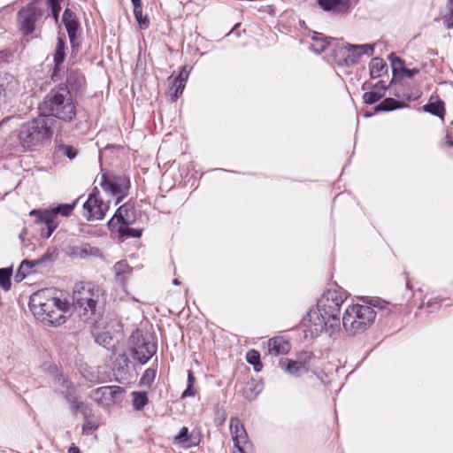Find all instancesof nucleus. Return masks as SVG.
Wrapping results in <instances>:
<instances>
[{"instance_id": "obj_45", "label": "nucleus", "mask_w": 453, "mask_h": 453, "mask_svg": "<svg viewBox=\"0 0 453 453\" xmlns=\"http://www.w3.org/2000/svg\"><path fill=\"white\" fill-rule=\"evenodd\" d=\"M75 129L79 134H85L89 129V123L88 119L85 118L83 119H80L79 121L75 124Z\"/></svg>"}, {"instance_id": "obj_47", "label": "nucleus", "mask_w": 453, "mask_h": 453, "mask_svg": "<svg viewBox=\"0 0 453 453\" xmlns=\"http://www.w3.org/2000/svg\"><path fill=\"white\" fill-rule=\"evenodd\" d=\"M314 357L313 354L310 351H303L302 352L299 357L298 360L300 363H303L305 366L309 367L311 360Z\"/></svg>"}, {"instance_id": "obj_44", "label": "nucleus", "mask_w": 453, "mask_h": 453, "mask_svg": "<svg viewBox=\"0 0 453 453\" xmlns=\"http://www.w3.org/2000/svg\"><path fill=\"white\" fill-rule=\"evenodd\" d=\"M389 60L391 62V65L393 71L395 72L397 69L402 70L404 67V62L399 57L395 56L394 54L389 55Z\"/></svg>"}, {"instance_id": "obj_31", "label": "nucleus", "mask_w": 453, "mask_h": 453, "mask_svg": "<svg viewBox=\"0 0 453 453\" xmlns=\"http://www.w3.org/2000/svg\"><path fill=\"white\" fill-rule=\"evenodd\" d=\"M37 265H38L35 262V260H27V259L23 260L18 269L16 275H15V280L17 281H21L22 280H24L26 278L27 274L29 273L30 270L33 267H35Z\"/></svg>"}, {"instance_id": "obj_16", "label": "nucleus", "mask_w": 453, "mask_h": 453, "mask_svg": "<svg viewBox=\"0 0 453 453\" xmlns=\"http://www.w3.org/2000/svg\"><path fill=\"white\" fill-rule=\"evenodd\" d=\"M124 390L119 386H104L96 388L94 392L95 399L103 405H110L119 401Z\"/></svg>"}, {"instance_id": "obj_32", "label": "nucleus", "mask_w": 453, "mask_h": 453, "mask_svg": "<svg viewBox=\"0 0 453 453\" xmlns=\"http://www.w3.org/2000/svg\"><path fill=\"white\" fill-rule=\"evenodd\" d=\"M133 396V406L135 411H141L144 408L145 405L148 404L149 399L146 392H137L134 391L132 393Z\"/></svg>"}, {"instance_id": "obj_15", "label": "nucleus", "mask_w": 453, "mask_h": 453, "mask_svg": "<svg viewBox=\"0 0 453 453\" xmlns=\"http://www.w3.org/2000/svg\"><path fill=\"white\" fill-rule=\"evenodd\" d=\"M230 430L234 446L236 449V451H234V453H240V449L245 452V448L250 446V442L248 440V434L244 426L239 418H232L230 419Z\"/></svg>"}, {"instance_id": "obj_33", "label": "nucleus", "mask_w": 453, "mask_h": 453, "mask_svg": "<svg viewBox=\"0 0 453 453\" xmlns=\"http://www.w3.org/2000/svg\"><path fill=\"white\" fill-rule=\"evenodd\" d=\"M56 152L58 154L64 155L72 160L76 157L78 150L73 145L61 143L56 147Z\"/></svg>"}, {"instance_id": "obj_35", "label": "nucleus", "mask_w": 453, "mask_h": 453, "mask_svg": "<svg viewBox=\"0 0 453 453\" xmlns=\"http://www.w3.org/2000/svg\"><path fill=\"white\" fill-rule=\"evenodd\" d=\"M247 362L254 366L256 372L261 371L263 365L260 362V354L255 349H251L247 352L246 355Z\"/></svg>"}, {"instance_id": "obj_61", "label": "nucleus", "mask_w": 453, "mask_h": 453, "mask_svg": "<svg viewBox=\"0 0 453 453\" xmlns=\"http://www.w3.org/2000/svg\"><path fill=\"white\" fill-rule=\"evenodd\" d=\"M173 284H174V285H180V281H179V280H178V279H174V280H173Z\"/></svg>"}, {"instance_id": "obj_39", "label": "nucleus", "mask_w": 453, "mask_h": 453, "mask_svg": "<svg viewBox=\"0 0 453 453\" xmlns=\"http://www.w3.org/2000/svg\"><path fill=\"white\" fill-rule=\"evenodd\" d=\"M383 97V93L377 92L374 90L365 92L363 95V100L367 104H372L380 101Z\"/></svg>"}, {"instance_id": "obj_54", "label": "nucleus", "mask_w": 453, "mask_h": 453, "mask_svg": "<svg viewBox=\"0 0 453 453\" xmlns=\"http://www.w3.org/2000/svg\"><path fill=\"white\" fill-rule=\"evenodd\" d=\"M445 144L449 148L453 147V136L449 134H447L445 136Z\"/></svg>"}, {"instance_id": "obj_8", "label": "nucleus", "mask_w": 453, "mask_h": 453, "mask_svg": "<svg viewBox=\"0 0 453 453\" xmlns=\"http://www.w3.org/2000/svg\"><path fill=\"white\" fill-rule=\"evenodd\" d=\"M78 199L73 203H61L51 209L33 210L30 215L36 216V223L44 224L46 229L42 228V235L49 238L58 226V216L68 217L72 214L77 204Z\"/></svg>"}, {"instance_id": "obj_46", "label": "nucleus", "mask_w": 453, "mask_h": 453, "mask_svg": "<svg viewBox=\"0 0 453 453\" xmlns=\"http://www.w3.org/2000/svg\"><path fill=\"white\" fill-rule=\"evenodd\" d=\"M49 4L51 9L52 16L55 19H58L61 10V6L58 0H49Z\"/></svg>"}, {"instance_id": "obj_63", "label": "nucleus", "mask_w": 453, "mask_h": 453, "mask_svg": "<svg viewBox=\"0 0 453 453\" xmlns=\"http://www.w3.org/2000/svg\"><path fill=\"white\" fill-rule=\"evenodd\" d=\"M406 286H407V288H411V287H410V282H409V281H407Z\"/></svg>"}, {"instance_id": "obj_13", "label": "nucleus", "mask_w": 453, "mask_h": 453, "mask_svg": "<svg viewBox=\"0 0 453 453\" xmlns=\"http://www.w3.org/2000/svg\"><path fill=\"white\" fill-rule=\"evenodd\" d=\"M109 209L108 203L99 197V191L95 188L83 204L85 216L88 219H102Z\"/></svg>"}, {"instance_id": "obj_41", "label": "nucleus", "mask_w": 453, "mask_h": 453, "mask_svg": "<svg viewBox=\"0 0 453 453\" xmlns=\"http://www.w3.org/2000/svg\"><path fill=\"white\" fill-rule=\"evenodd\" d=\"M58 253L56 250H48L45 254H43L41 258L36 259L35 262L38 265H44L48 262H52L58 258Z\"/></svg>"}, {"instance_id": "obj_28", "label": "nucleus", "mask_w": 453, "mask_h": 453, "mask_svg": "<svg viewBox=\"0 0 453 453\" xmlns=\"http://www.w3.org/2000/svg\"><path fill=\"white\" fill-rule=\"evenodd\" d=\"M130 225H119L116 228H109L111 231H116L122 238H139L142 236V229L129 227Z\"/></svg>"}, {"instance_id": "obj_27", "label": "nucleus", "mask_w": 453, "mask_h": 453, "mask_svg": "<svg viewBox=\"0 0 453 453\" xmlns=\"http://www.w3.org/2000/svg\"><path fill=\"white\" fill-rule=\"evenodd\" d=\"M116 280L124 282L132 272V268L126 261H119L113 266Z\"/></svg>"}, {"instance_id": "obj_25", "label": "nucleus", "mask_w": 453, "mask_h": 453, "mask_svg": "<svg viewBox=\"0 0 453 453\" xmlns=\"http://www.w3.org/2000/svg\"><path fill=\"white\" fill-rule=\"evenodd\" d=\"M281 367L284 369L286 372L293 376H301L302 374L308 372L309 367L305 366L303 363H300L297 360H288V364L286 366L281 365Z\"/></svg>"}, {"instance_id": "obj_24", "label": "nucleus", "mask_w": 453, "mask_h": 453, "mask_svg": "<svg viewBox=\"0 0 453 453\" xmlns=\"http://www.w3.org/2000/svg\"><path fill=\"white\" fill-rule=\"evenodd\" d=\"M170 87H169V95L171 96V99L173 101H176L177 98L182 94L184 88H185V82L184 80L180 78H174L173 75H171L168 78Z\"/></svg>"}, {"instance_id": "obj_7", "label": "nucleus", "mask_w": 453, "mask_h": 453, "mask_svg": "<svg viewBox=\"0 0 453 453\" xmlns=\"http://www.w3.org/2000/svg\"><path fill=\"white\" fill-rule=\"evenodd\" d=\"M333 42H334V48L332 49L333 54L340 65H353L362 56H372L374 53L372 44H350L342 40H333Z\"/></svg>"}, {"instance_id": "obj_23", "label": "nucleus", "mask_w": 453, "mask_h": 453, "mask_svg": "<svg viewBox=\"0 0 453 453\" xmlns=\"http://www.w3.org/2000/svg\"><path fill=\"white\" fill-rule=\"evenodd\" d=\"M369 68L372 79H377L388 71L386 62L380 58H373L369 64Z\"/></svg>"}, {"instance_id": "obj_22", "label": "nucleus", "mask_w": 453, "mask_h": 453, "mask_svg": "<svg viewBox=\"0 0 453 453\" xmlns=\"http://www.w3.org/2000/svg\"><path fill=\"white\" fill-rule=\"evenodd\" d=\"M311 39L313 42L311 44V49L317 53L325 51L326 48H334V42H333V40H335L334 38H327L322 34L314 32Z\"/></svg>"}, {"instance_id": "obj_58", "label": "nucleus", "mask_w": 453, "mask_h": 453, "mask_svg": "<svg viewBox=\"0 0 453 453\" xmlns=\"http://www.w3.org/2000/svg\"><path fill=\"white\" fill-rule=\"evenodd\" d=\"M452 8H453V0H447L446 11L445 12H449Z\"/></svg>"}, {"instance_id": "obj_3", "label": "nucleus", "mask_w": 453, "mask_h": 453, "mask_svg": "<svg viewBox=\"0 0 453 453\" xmlns=\"http://www.w3.org/2000/svg\"><path fill=\"white\" fill-rule=\"evenodd\" d=\"M29 307L42 321L57 326L65 322V313L68 312L70 304L55 289L45 288L30 296Z\"/></svg>"}, {"instance_id": "obj_40", "label": "nucleus", "mask_w": 453, "mask_h": 453, "mask_svg": "<svg viewBox=\"0 0 453 453\" xmlns=\"http://www.w3.org/2000/svg\"><path fill=\"white\" fill-rule=\"evenodd\" d=\"M435 20H442L443 25L448 28H453V8L449 12H441L440 17Z\"/></svg>"}, {"instance_id": "obj_37", "label": "nucleus", "mask_w": 453, "mask_h": 453, "mask_svg": "<svg viewBox=\"0 0 453 453\" xmlns=\"http://www.w3.org/2000/svg\"><path fill=\"white\" fill-rule=\"evenodd\" d=\"M368 306H371L372 308H378L379 310H381L383 311H385L386 314L389 313L391 311V307H393V305H390L388 302L379 297L372 298L369 302Z\"/></svg>"}, {"instance_id": "obj_20", "label": "nucleus", "mask_w": 453, "mask_h": 453, "mask_svg": "<svg viewBox=\"0 0 453 453\" xmlns=\"http://www.w3.org/2000/svg\"><path fill=\"white\" fill-rule=\"evenodd\" d=\"M268 352L271 355L280 356L288 353L290 343L283 336H276L268 341Z\"/></svg>"}, {"instance_id": "obj_36", "label": "nucleus", "mask_w": 453, "mask_h": 453, "mask_svg": "<svg viewBox=\"0 0 453 453\" xmlns=\"http://www.w3.org/2000/svg\"><path fill=\"white\" fill-rule=\"evenodd\" d=\"M134 15L142 29H146L149 27L150 21L147 16H142V5L134 6Z\"/></svg>"}, {"instance_id": "obj_60", "label": "nucleus", "mask_w": 453, "mask_h": 453, "mask_svg": "<svg viewBox=\"0 0 453 453\" xmlns=\"http://www.w3.org/2000/svg\"><path fill=\"white\" fill-rule=\"evenodd\" d=\"M260 389L252 396V398H254L258 393H259ZM246 398H251V396L248 394V392L246 391Z\"/></svg>"}, {"instance_id": "obj_19", "label": "nucleus", "mask_w": 453, "mask_h": 453, "mask_svg": "<svg viewBox=\"0 0 453 453\" xmlns=\"http://www.w3.org/2000/svg\"><path fill=\"white\" fill-rule=\"evenodd\" d=\"M85 82V77L80 71L69 70L66 77V82L64 84L68 87V89L72 94L74 92L77 95L82 91Z\"/></svg>"}, {"instance_id": "obj_62", "label": "nucleus", "mask_w": 453, "mask_h": 453, "mask_svg": "<svg viewBox=\"0 0 453 453\" xmlns=\"http://www.w3.org/2000/svg\"><path fill=\"white\" fill-rule=\"evenodd\" d=\"M370 116H372V114H371V113H365V117H370Z\"/></svg>"}, {"instance_id": "obj_52", "label": "nucleus", "mask_w": 453, "mask_h": 453, "mask_svg": "<svg viewBox=\"0 0 453 453\" xmlns=\"http://www.w3.org/2000/svg\"><path fill=\"white\" fill-rule=\"evenodd\" d=\"M188 74H189V73L187 72L186 67L183 66L181 71L180 72L179 75L176 76L175 78L182 79V80H184V82H186V81H187V79L188 77Z\"/></svg>"}, {"instance_id": "obj_5", "label": "nucleus", "mask_w": 453, "mask_h": 453, "mask_svg": "<svg viewBox=\"0 0 453 453\" xmlns=\"http://www.w3.org/2000/svg\"><path fill=\"white\" fill-rule=\"evenodd\" d=\"M56 120L41 114L21 125L18 139L20 144L27 149H31L50 141L54 134Z\"/></svg>"}, {"instance_id": "obj_4", "label": "nucleus", "mask_w": 453, "mask_h": 453, "mask_svg": "<svg viewBox=\"0 0 453 453\" xmlns=\"http://www.w3.org/2000/svg\"><path fill=\"white\" fill-rule=\"evenodd\" d=\"M39 109L45 117L56 118L65 123L73 121L78 115L73 95L65 84L51 88Z\"/></svg>"}, {"instance_id": "obj_42", "label": "nucleus", "mask_w": 453, "mask_h": 453, "mask_svg": "<svg viewBox=\"0 0 453 453\" xmlns=\"http://www.w3.org/2000/svg\"><path fill=\"white\" fill-rule=\"evenodd\" d=\"M175 442L181 444L185 448V444L188 441V429L186 426L180 428L179 434L174 438Z\"/></svg>"}, {"instance_id": "obj_9", "label": "nucleus", "mask_w": 453, "mask_h": 453, "mask_svg": "<svg viewBox=\"0 0 453 453\" xmlns=\"http://www.w3.org/2000/svg\"><path fill=\"white\" fill-rule=\"evenodd\" d=\"M99 184L104 192L116 196V204L128 195L130 188V180L126 175L103 173Z\"/></svg>"}, {"instance_id": "obj_59", "label": "nucleus", "mask_w": 453, "mask_h": 453, "mask_svg": "<svg viewBox=\"0 0 453 453\" xmlns=\"http://www.w3.org/2000/svg\"><path fill=\"white\" fill-rule=\"evenodd\" d=\"M133 6L142 5L141 0H131Z\"/></svg>"}, {"instance_id": "obj_55", "label": "nucleus", "mask_w": 453, "mask_h": 453, "mask_svg": "<svg viewBox=\"0 0 453 453\" xmlns=\"http://www.w3.org/2000/svg\"><path fill=\"white\" fill-rule=\"evenodd\" d=\"M8 62V54L5 51H0V65Z\"/></svg>"}, {"instance_id": "obj_49", "label": "nucleus", "mask_w": 453, "mask_h": 453, "mask_svg": "<svg viewBox=\"0 0 453 453\" xmlns=\"http://www.w3.org/2000/svg\"><path fill=\"white\" fill-rule=\"evenodd\" d=\"M196 394V390L195 389L194 385L188 384L187 388L181 394V398L195 396Z\"/></svg>"}, {"instance_id": "obj_34", "label": "nucleus", "mask_w": 453, "mask_h": 453, "mask_svg": "<svg viewBox=\"0 0 453 453\" xmlns=\"http://www.w3.org/2000/svg\"><path fill=\"white\" fill-rule=\"evenodd\" d=\"M12 274V268H1L0 269V287L4 290L8 291L11 288L12 282L11 277Z\"/></svg>"}, {"instance_id": "obj_30", "label": "nucleus", "mask_w": 453, "mask_h": 453, "mask_svg": "<svg viewBox=\"0 0 453 453\" xmlns=\"http://www.w3.org/2000/svg\"><path fill=\"white\" fill-rule=\"evenodd\" d=\"M65 40L62 37L58 38V43L56 45L55 54H54V64H55V70L59 67L60 65L63 64L65 58Z\"/></svg>"}, {"instance_id": "obj_57", "label": "nucleus", "mask_w": 453, "mask_h": 453, "mask_svg": "<svg viewBox=\"0 0 453 453\" xmlns=\"http://www.w3.org/2000/svg\"><path fill=\"white\" fill-rule=\"evenodd\" d=\"M68 453H81V451L77 446L72 444L68 449Z\"/></svg>"}, {"instance_id": "obj_11", "label": "nucleus", "mask_w": 453, "mask_h": 453, "mask_svg": "<svg viewBox=\"0 0 453 453\" xmlns=\"http://www.w3.org/2000/svg\"><path fill=\"white\" fill-rule=\"evenodd\" d=\"M41 15V10L34 3L27 4L19 11L18 23L23 34L31 35L35 31V23Z\"/></svg>"}, {"instance_id": "obj_2", "label": "nucleus", "mask_w": 453, "mask_h": 453, "mask_svg": "<svg viewBox=\"0 0 453 453\" xmlns=\"http://www.w3.org/2000/svg\"><path fill=\"white\" fill-rule=\"evenodd\" d=\"M101 295V289L92 283H80L74 287L73 302L78 309L81 319L91 325V333L96 342L107 349H112L117 340L108 330L106 320L103 318L97 319L100 315L97 303Z\"/></svg>"}, {"instance_id": "obj_53", "label": "nucleus", "mask_w": 453, "mask_h": 453, "mask_svg": "<svg viewBox=\"0 0 453 453\" xmlns=\"http://www.w3.org/2000/svg\"><path fill=\"white\" fill-rule=\"evenodd\" d=\"M196 378L191 370L188 371V384L195 385Z\"/></svg>"}, {"instance_id": "obj_56", "label": "nucleus", "mask_w": 453, "mask_h": 453, "mask_svg": "<svg viewBox=\"0 0 453 453\" xmlns=\"http://www.w3.org/2000/svg\"><path fill=\"white\" fill-rule=\"evenodd\" d=\"M420 96V93L419 92H416L415 94H412V95H407V96H405V99L407 102H411L412 100H416Z\"/></svg>"}, {"instance_id": "obj_29", "label": "nucleus", "mask_w": 453, "mask_h": 453, "mask_svg": "<svg viewBox=\"0 0 453 453\" xmlns=\"http://www.w3.org/2000/svg\"><path fill=\"white\" fill-rule=\"evenodd\" d=\"M422 109L424 111L429 112L441 119H443L444 117L445 109L444 104L441 100H437L435 102L429 101V103L425 104Z\"/></svg>"}, {"instance_id": "obj_26", "label": "nucleus", "mask_w": 453, "mask_h": 453, "mask_svg": "<svg viewBox=\"0 0 453 453\" xmlns=\"http://www.w3.org/2000/svg\"><path fill=\"white\" fill-rule=\"evenodd\" d=\"M406 106V104L396 100L391 97L385 98L381 101L378 105L375 106L376 111H389L395 109L403 108Z\"/></svg>"}, {"instance_id": "obj_14", "label": "nucleus", "mask_w": 453, "mask_h": 453, "mask_svg": "<svg viewBox=\"0 0 453 453\" xmlns=\"http://www.w3.org/2000/svg\"><path fill=\"white\" fill-rule=\"evenodd\" d=\"M135 210L133 203L127 202L115 211L108 222L109 228H116L119 225H133L135 222Z\"/></svg>"}, {"instance_id": "obj_17", "label": "nucleus", "mask_w": 453, "mask_h": 453, "mask_svg": "<svg viewBox=\"0 0 453 453\" xmlns=\"http://www.w3.org/2000/svg\"><path fill=\"white\" fill-rule=\"evenodd\" d=\"M66 253L73 258L88 259L89 257H100L102 253L96 247L88 243L72 245L67 248Z\"/></svg>"}, {"instance_id": "obj_12", "label": "nucleus", "mask_w": 453, "mask_h": 453, "mask_svg": "<svg viewBox=\"0 0 453 453\" xmlns=\"http://www.w3.org/2000/svg\"><path fill=\"white\" fill-rule=\"evenodd\" d=\"M57 383L60 387V390L65 395V398L70 403L72 411L75 414L81 413L85 418L90 414V410L88 405L81 401H78L74 395H73V384L63 375L59 374L56 378Z\"/></svg>"}, {"instance_id": "obj_51", "label": "nucleus", "mask_w": 453, "mask_h": 453, "mask_svg": "<svg viewBox=\"0 0 453 453\" xmlns=\"http://www.w3.org/2000/svg\"><path fill=\"white\" fill-rule=\"evenodd\" d=\"M199 443V440L195 437L193 434L188 436V441L185 444V448H190L192 446H196Z\"/></svg>"}, {"instance_id": "obj_48", "label": "nucleus", "mask_w": 453, "mask_h": 453, "mask_svg": "<svg viewBox=\"0 0 453 453\" xmlns=\"http://www.w3.org/2000/svg\"><path fill=\"white\" fill-rule=\"evenodd\" d=\"M116 365H119V369H124L125 367H127L129 364L128 357L126 354H119L116 360H115Z\"/></svg>"}, {"instance_id": "obj_6", "label": "nucleus", "mask_w": 453, "mask_h": 453, "mask_svg": "<svg viewBox=\"0 0 453 453\" xmlns=\"http://www.w3.org/2000/svg\"><path fill=\"white\" fill-rule=\"evenodd\" d=\"M375 317L376 313L371 306L356 303L346 308L341 325L348 334H356L369 328Z\"/></svg>"}, {"instance_id": "obj_18", "label": "nucleus", "mask_w": 453, "mask_h": 453, "mask_svg": "<svg viewBox=\"0 0 453 453\" xmlns=\"http://www.w3.org/2000/svg\"><path fill=\"white\" fill-rule=\"evenodd\" d=\"M317 2L323 11L334 14H346L351 9L350 0H317Z\"/></svg>"}, {"instance_id": "obj_38", "label": "nucleus", "mask_w": 453, "mask_h": 453, "mask_svg": "<svg viewBox=\"0 0 453 453\" xmlns=\"http://www.w3.org/2000/svg\"><path fill=\"white\" fill-rule=\"evenodd\" d=\"M156 377V370L149 368L142 374L140 384L144 387L150 388L154 382Z\"/></svg>"}, {"instance_id": "obj_1", "label": "nucleus", "mask_w": 453, "mask_h": 453, "mask_svg": "<svg viewBox=\"0 0 453 453\" xmlns=\"http://www.w3.org/2000/svg\"><path fill=\"white\" fill-rule=\"evenodd\" d=\"M348 297L337 285L328 288L318 300L317 309L311 310L302 321L305 338H315L323 331L330 334L341 329V307Z\"/></svg>"}, {"instance_id": "obj_50", "label": "nucleus", "mask_w": 453, "mask_h": 453, "mask_svg": "<svg viewBox=\"0 0 453 453\" xmlns=\"http://www.w3.org/2000/svg\"><path fill=\"white\" fill-rule=\"evenodd\" d=\"M401 72L403 73V74L404 76H406L407 78L409 79H411L414 75H416L417 73H418L419 70L417 69V68H412V69H408L406 67H403V69L401 70Z\"/></svg>"}, {"instance_id": "obj_10", "label": "nucleus", "mask_w": 453, "mask_h": 453, "mask_svg": "<svg viewBox=\"0 0 453 453\" xmlns=\"http://www.w3.org/2000/svg\"><path fill=\"white\" fill-rule=\"evenodd\" d=\"M129 344L132 357L142 365L146 364L157 351V345L138 330L131 334Z\"/></svg>"}, {"instance_id": "obj_43", "label": "nucleus", "mask_w": 453, "mask_h": 453, "mask_svg": "<svg viewBox=\"0 0 453 453\" xmlns=\"http://www.w3.org/2000/svg\"><path fill=\"white\" fill-rule=\"evenodd\" d=\"M97 428V424L89 419L88 416L85 418V421L82 426V432L85 434H92Z\"/></svg>"}, {"instance_id": "obj_21", "label": "nucleus", "mask_w": 453, "mask_h": 453, "mask_svg": "<svg viewBox=\"0 0 453 453\" xmlns=\"http://www.w3.org/2000/svg\"><path fill=\"white\" fill-rule=\"evenodd\" d=\"M63 22L65 24V29L68 34V37L70 39L71 43H73V41L76 37V33L79 27V23L77 21L76 16L74 13L68 8L64 11L63 13Z\"/></svg>"}]
</instances>
